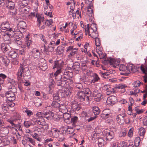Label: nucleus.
<instances>
[{
    "label": "nucleus",
    "mask_w": 147,
    "mask_h": 147,
    "mask_svg": "<svg viewBox=\"0 0 147 147\" xmlns=\"http://www.w3.org/2000/svg\"><path fill=\"white\" fill-rule=\"evenodd\" d=\"M30 71L28 66L24 63L21 64L16 74L18 77L20 79L22 77V75L28 76H30Z\"/></svg>",
    "instance_id": "obj_1"
},
{
    "label": "nucleus",
    "mask_w": 147,
    "mask_h": 147,
    "mask_svg": "<svg viewBox=\"0 0 147 147\" xmlns=\"http://www.w3.org/2000/svg\"><path fill=\"white\" fill-rule=\"evenodd\" d=\"M64 64V62L62 60H59L55 61L53 67V69H57V70L54 74V76H55V78L60 79L61 78V75L60 74L61 72L62 68Z\"/></svg>",
    "instance_id": "obj_2"
},
{
    "label": "nucleus",
    "mask_w": 147,
    "mask_h": 147,
    "mask_svg": "<svg viewBox=\"0 0 147 147\" xmlns=\"http://www.w3.org/2000/svg\"><path fill=\"white\" fill-rule=\"evenodd\" d=\"M6 97L7 98V102L8 105L10 107H12L14 105L13 101L15 100V94L11 90L7 92L5 94Z\"/></svg>",
    "instance_id": "obj_3"
},
{
    "label": "nucleus",
    "mask_w": 147,
    "mask_h": 147,
    "mask_svg": "<svg viewBox=\"0 0 147 147\" xmlns=\"http://www.w3.org/2000/svg\"><path fill=\"white\" fill-rule=\"evenodd\" d=\"M55 76H53L56 80L57 85L58 86H61L60 88L61 89L62 87H64L67 83V81L68 79L70 78L69 76L63 75V77L61 76V78L60 79L55 78Z\"/></svg>",
    "instance_id": "obj_4"
},
{
    "label": "nucleus",
    "mask_w": 147,
    "mask_h": 147,
    "mask_svg": "<svg viewBox=\"0 0 147 147\" xmlns=\"http://www.w3.org/2000/svg\"><path fill=\"white\" fill-rule=\"evenodd\" d=\"M122 114V115L120 114L117 116L116 119L118 123L120 124H122L125 121L127 124H129L130 123V119L129 118H126L125 119L124 117L126 116L125 114V110L123 109Z\"/></svg>",
    "instance_id": "obj_5"
},
{
    "label": "nucleus",
    "mask_w": 147,
    "mask_h": 147,
    "mask_svg": "<svg viewBox=\"0 0 147 147\" xmlns=\"http://www.w3.org/2000/svg\"><path fill=\"white\" fill-rule=\"evenodd\" d=\"M78 99L80 101L86 102V104H89L91 96L85 94V92L83 91L78 92L77 93Z\"/></svg>",
    "instance_id": "obj_6"
},
{
    "label": "nucleus",
    "mask_w": 147,
    "mask_h": 147,
    "mask_svg": "<svg viewBox=\"0 0 147 147\" xmlns=\"http://www.w3.org/2000/svg\"><path fill=\"white\" fill-rule=\"evenodd\" d=\"M115 130L111 129L110 130L104 131V133L107 140H110L115 137Z\"/></svg>",
    "instance_id": "obj_7"
},
{
    "label": "nucleus",
    "mask_w": 147,
    "mask_h": 147,
    "mask_svg": "<svg viewBox=\"0 0 147 147\" xmlns=\"http://www.w3.org/2000/svg\"><path fill=\"white\" fill-rule=\"evenodd\" d=\"M104 63H109L110 65H113V66L115 67H117L119 64V62L118 60L111 58L105 60L104 61Z\"/></svg>",
    "instance_id": "obj_8"
},
{
    "label": "nucleus",
    "mask_w": 147,
    "mask_h": 147,
    "mask_svg": "<svg viewBox=\"0 0 147 147\" xmlns=\"http://www.w3.org/2000/svg\"><path fill=\"white\" fill-rule=\"evenodd\" d=\"M102 89L106 91V94L107 95H109L115 92L114 88H111V85L109 84L105 85L102 87Z\"/></svg>",
    "instance_id": "obj_9"
},
{
    "label": "nucleus",
    "mask_w": 147,
    "mask_h": 147,
    "mask_svg": "<svg viewBox=\"0 0 147 147\" xmlns=\"http://www.w3.org/2000/svg\"><path fill=\"white\" fill-rule=\"evenodd\" d=\"M53 134L55 137H58V139L59 141H62L65 139L64 137L62 136V134L58 130L54 129L53 131Z\"/></svg>",
    "instance_id": "obj_10"
},
{
    "label": "nucleus",
    "mask_w": 147,
    "mask_h": 147,
    "mask_svg": "<svg viewBox=\"0 0 147 147\" xmlns=\"http://www.w3.org/2000/svg\"><path fill=\"white\" fill-rule=\"evenodd\" d=\"M119 68L120 71H122V72L120 73L121 74L127 76L129 74V70H127V66H126L123 64H122L120 65Z\"/></svg>",
    "instance_id": "obj_11"
},
{
    "label": "nucleus",
    "mask_w": 147,
    "mask_h": 147,
    "mask_svg": "<svg viewBox=\"0 0 147 147\" xmlns=\"http://www.w3.org/2000/svg\"><path fill=\"white\" fill-rule=\"evenodd\" d=\"M102 117L105 119H106L111 116V112L109 109H106L102 111Z\"/></svg>",
    "instance_id": "obj_12"
},
{
    "label": "nucleus",
    "mask_w": 147,
    "mask_h": 147,
    "mask_svg": "<svg viewBox=\"0 0 147 147\" xmlns=\"http://www.w3.org/2000/svg\"><path fill=\"white\" fill-rule=\"evenodd\" d=\"M8 43H2L1 44V49L4 53H8L11 50V47Z\"/></svg>",
    "instance_id": "obj_13"
},
{
    "label": "nucleus",
    "mask_w": 147,
    "mask_h": 147,
    "mask_svg": "<svg viewBox=\"0 0 147 147\" xmlns=\"http://www.w3.org/2000/svg\"><path fill=\"white\" fill-rule=\"evenodd\" d=\"M32 57L37 59H39L41 55L39 50L36 48H34L32 49Z\"/></svg>",
    "instance_id": "obj_14"
},
{
    "label": "nucleus",
    "mask_w": 147,
    "mask_h": 147,
    "mask_svg": "<svg viewBox=\"0 0 147 147\" xmlns=\"http://www.w3.org/2000/svg\"><path fill=\"white\" fill-rule=\"evenodd\" d=\"M23 34L22 33H20L19 36L16 35L15 37L14 40L15 42L17 44L22 45L23 42V39H22V37Z\"/></svg>",
    "instance_id": "obj_15"
},
{
    "label": "nucleus",
    "mask_w": 147,
    "mask_h": 147,
    "mask_svg": "<svg viewBox=\"0 0 147 147\" xmlns=\"http://www.w3.org/2000/svg\"><path fill=\"white\" fill-rule=\"evenodd\" d=\"M92 6L89 5L87 7L88 9L87 14L90 17L89 20L90 21L92 22L94 19L93 15V10L91 8Z\"/></svg>",
    "instance_id": "obj_16"
},
{
    "label": "nucleus",
    "mask_w": 147,
    "mask_h": 147,
    "mask_svg": "<svg viewBox=\"0 0 147 147\" xmlns=\"http://www.w3.org/2000/svg\"><path fill=\"white\" fill-rule=\"evenodd\" d=\"M93 96L94 97L95 101L99 102L101 99L102 95L100 93L98 92L97 90H94L93 92Z\"/></svg>",
    "instance_id": "obj_17"
},
{
    "label": "nucleus",
    "mask_w": 147,
    "mask_h": 147,
    "mask_svg": "<svg viewBox=\"0 0 147 147\" xmlns=\"http://www.w3.org/2000/svg\"><path fill=\"white\" fill-rule=\"evenodd\" d=\"M33 121H34L35 124L36 125L38 124L41 125L40 126H42L43 125H44L45 122L44 120V119L43 118H37L35 120V119H33L32 120Z\"/></svg>",
    "instance_id": "obj_18"
},
{
    "label": "nucleus",
    "mask_w": 147,
    "mask_h": 147,
    "mask_svg": "<svg viewBox=\"0 0 147 147\" xmlns=\"http://www.w3.org/2000/svg\"><path fill=\"white\" fill-rule=\"evenodd\" d=\"M42 60H44L43 63L40 62L39 63V67L42 70H45L47 68V64L45 59L43 58H41Z\"/></svg>",
    "instance_id": "obj_19"
},
{
    "label": "nucleus",
    "mask_w": 147,
    "mask_h": 147,
    "mask_svg": "<svg viewBox=\"0 0 147 147\" xmlns=\"http://www.w3.org/2000/svg\"><path fill=\"white\" fill-rule=\"evenodd\" d=\"M127 87V86L124 84H119L116 85L115 87V88H117L120 89V92L122 93H124L125 91V88Z\"/></svg>",
    "instance_id": "obj_20"
},
{
    "label": "nucleus",
    "mask_w": 147,
    "mask_h": 147,
    "mask_svg": "<svg viewBox=\"0 0 147 147\" xmlns=\"http://www.w3.org/2000/svg\"><path fill=\"white\" fill-rule=\"evenodd\" d=\"M36 17L37 18V25L38 27H40L41 25V22L44 21V17L41 16L38 13H36Z\"/></svg>",
    "instance_id": "obj_21"
},
{
    "label": "nucleus",
    "mask_w": 147,
    "mask_h": 147,
    "mask_svg": "<svg viewBox=\"0 0 147 147\" xmlns=\"http://www.w3.org/2000/svg\"><path fill=\"white\" fill-rule=\"evenodd\" d=\"M70 114L66 113L63 114V117L64 121L67 123H70V119L71 117Z\"/></svg>",
    "instance_id": "obj_22"
},
{
    "label": "nucleus",
    "mask_w": 147,
    "mask_h": 147,
    "mask_svg": "<svg viewBox=\"0 0 147 147\" xmlns=\"http://www.w3.org/2000/svg\"><path fill=\"white\" fill-rule=\"evenodd\" d=\"M116 100V98L114 96H111L108 98L106 102L108 105L114 104Z\"/></svg>",
    "instance_id": "obj_23"
},
{
    "label": "nucleus",
    "mask_w": 147,
    "mask_h": 147,
    "mask_svg": "<svg viewBox=\"0 0 147 147\" xmlns=\"http://www.w3.org/2000/svg\"><path fill=\"white\" fill-rule=\"evenodd\" d=\"M127 70H129V74L131 71L132 73H134L136 71V68L134 65L132 64L129 63L127 65Z\"/></svg>",
    "instance_id": "obj_24"
},
{
    "label": "nucleus",
    "mask_w": 147,
    "mask_h": 147,
    "mask_svg": "<svg viewBox=\"0 0 147 147\" xmlns=\"http://www.w3.org/2000/svg\"><path fill=\"white\" fill-rule=\"evenodd\" d=\"M10 24L8 22H3L1 25L0 28L1 29L3 30H9Z\"/></svg>",
    "instance_id": "obj_25"
},
{
    "label": "nucleus",
    "mask_w": 147,
    "mask_h": 147,
    "mask_svg": "<svg viewBox=\"0 0 147 147\" xmlns=\"http://www.w3.org/2000/svg\"><path fill=\"white\" fill-rule=\"evenodd\" d=\"M3 38L5 41V43L11 44L10 38L9 35L7 33H5V34L3 35Z\"/></svg>",
    "instance_id": "obj_26"
},
{
    "label": "nucleus",
    "mask_w": 147,
    "mask_h": 147,
    "mask_svg": "<svg viewBox=\"0 0 147 147\" xmlns=\"http://www.w3.org/2000/svg\"><path fill=\"white\" fill-rule=\"evenodd\" d=\"M2 61L5 66L7 65L10 63L9 60L5 56H3L1 57Z\"/></svg>",
    "instance_id": "obj_27"
},
{
    "label": "nucleus",
    "mask_w": 147,
    "mask_h": 147,
    "mask_svg": "<svg viewBox=\"0 0 147 147\" xmlns=\"http://www.w3.org/2000/svg\"><path fill=\"white\" fill-rule=\"evenodd\" d=\"M5 5L7 8L9 9L12 8H13L15 6L14 3L11 1L10 2H7V3H6L5 4Z\"/></svg>",
    "instance_id": "obj_28"
},
{
    "label": "nucleus",
    "mask_w": 147,
    "mask_h": 147,
    "mask_svg": "<svg viewBox=\"0 0 147 147\" xmlns=\"http://www.w3.org/2000/svg\"><path fill=\"white\" fill-rule=\"evenodd\" d=\"M7 78V76L3 74H0V90L1 89V85L4 82V79Z\"/></svg>",
    "instance_id": "obj_29"
},
{
    "label": "nucleus",
    "mask_w": 147,
    "mask_h": 147,
    "mask_svg": "<svg viewBox=\"0 0 147 147\" xmlns=\"http://www.w3.org/2000/svg\"><path fill=\"white\" fill-rule=\"evenodd\" d=\"M92 76L93 79L91 80L92 82L95 83V82H97L100 79L98 75L96 73H93Z\"/></svg>",
    "instance_id": "obj_30"
},
{
    "label": "nucleus",
    "mask_w": 147,
    "mask_h": 147,
    "mask_svg": "<svg viewBox=\"0 0 147 147\" xmlns=\"http://www.w3.org/2000/svg\"><path fill=\"white\" fill-rule=\"evenodd\" d=\"M19 7H23L27 5V2L25 0H20L18 2Z\"/></svg>",
    "instance_id": "obj_31"
},
{
    "label": "nucleus",
    "mask_w": 147,
    "mask_h": 147,
    "mask_svg": "<svg viewBox=\"0 0 147 147\" xmlns=\"http://www.w3.org/2000/svg\"><path fill=\"white\" fill-rule=\"evenodd\" d=\"M26 26V22L24 21H21L19 22L18 26L19 28L24 29L25 28Z\"/></svg>",
    "instance_id": "obj_32"
},
{
    "label": "nucleus",
    "mask_w": 147,
    "mask_h": 147,
    "mask_svg": "<svg viewBox=\"0 0 147 147\" xmlns=\"http://www.w3.org/2000/svg\"><path fill=\"white\" fill-rule=\"evenodd\" d=\"M9 56L10 57L13 58H15L17 57V54L14 51H10L8 53Z\"/></svg>",
    "instance_id": "obj_33"
},
{
    "label": "nucleus",
    "mask_w": 147,
    "mask_h": 147,
    "mask_svg": "<svg viewBox=\"0 0 147 147\" xmlns=\"http://www.w3.org/2000/svg\"><path fill=\"white\" fill-rule=\"evenodd\" d=\"M145 132L146 131L144 128L143 127H141L139 129V134L140 136L143 138Z\"/></svg>",
    "instance_id": "obj_34"
},
{
    "label": "nucleus",
    "mask_w": 147,
    "mask_h": 147,
    "mask_svg": "<svg viewBox=\"0 0 147 147\" xmlns=\"http://www.w3.org/2000/svg\"><path fill=\"white\" fill-rule=\"evenodd\" d=\"M59 109L63 114L67 113L68 111L67 108L64 105H61Z\"/></svg>",
    "instance_id": "obj_35"
},
{
    "label": "nucleus",
    "mask_w": 147,
    "mask_h": 147,
    "mask_svg": "<svg viewBox=\"0 0 147 147\" xmlns=\"http://www.w3.org/2000/svg\"><path fill=\"white\" fill-rule=\"evenodd\" d=\"M92 111L94 114L95 115H98L100 112V110L98 107L96 106L93 107Z\"/></svg>",
    "instance_id": "obj_36"
},
{
    "label": "nucleus",
    "mask_w": 147,
    "mask_h": 147,
    "mask_svg": "<svg viewBox=\"0 0 147 147\" xmlns=\"http://www.w3.org/2000/svg\"><path fill=\"white\" fill-rule=\"evenodd\" d=\"M51 113L49 112H46L44 113L43 117L46 118L47 119L51 120L52 118V117L51 115Z\"/></svg>",
    "instance_id": "obj_37"
},
{
    "label": "nucleus",
    "mask_w": 147,
    "mask_h": 147,
    "mask_svg": "<svg viewBox=\"0 0 147 147\" xmlns=\"http://www.w3.org/2000/svg\"><path fill=\"white\" fill-rule=\"evenodd\" d=\"M74 129L71 127H68L67 129L65 130V133L67 134H72L74 133Z\"/></svg>",
    "instance_id": "obj_38"
},
{
    "label": "nucleus",
    "mask_w": 147,
    "mask_h": 147,
    "mask_svg": "<svg viewBox=\"0 0 147 147\" xmlns=\"http://www.w3.org/2000/svg\"><path fill=\"white\" fill-rule=\"evenodd\" d=\"M31 44V40H26L24 45H22L21 47L23 48H25L26 47H27L28 48H29V46Z\"/></svg>",
    "instance_id": "obj_39"
},
{
    "label": "nucleus",
    "mask_w": 147,
    "mask_h": 147,
    "mask_svg": "<svg viewBox=\"0 0 147 147\" xmlns=\"http://www.w3.org/2000/svg\"><path fill=\"white\" fill-rule=\"evenodd\" d=\"M104 140L102 138L100 137L98 139V146L100 147H102V146L104 144Z\"/></svg>",
    "instance_id": "obj_40"
},
{
    "label": "nucleus",
    "mask_w": 147,
    "mask_h": 147,
    "mask_svg": "<svg viewBox=\"0 0 147 147\" xmlns=\"http://www.w3.org/2000/svg\"><path fill=\"white\" fill-rule=\"evenodd\" d=\"M140 69L143 73L146 74L147 72V63L145 64V65H142L140 66Z\"/></svg>",
    "instance_id": "obj_41"
},
{
    "label": "nucleus",
    "mask_w": 147,
    "mask_h": 147,
    "mask_svg": "<svg viewBox=\"0 0 147 147\" xmlns=\"http://www.w3.org/2000/svg\"><path fill=\"white\" fill-rule=\"evenodd\" d=\"M19 11L22 13H27L28 12V9L26 7H19Z\"/></svg>",
    "instance_id": "obj_42"
},
{
    "label": "nucleus",
    "mask_w": 147,
    "mask_h": 147,
    "mask_svg": "<svg viewBox=\"0 0 147 147\" xmlns=\"http://www.w3.org/2000/svg\"><path fill=\"white\" fill-rule=\"evenodd\" d=\"M91 33L90 34V35L91 37L94 39L96 38L98 36V34L97 31H92L91 32Z\"/></svg>",
    "instance_id": "obj_43"
},
{
    "label": "nucleus",
    "mask_w": 147,
    "mask_h": 147,
    "mask_svg": "<svg viewBox=\"0 0 147 147\" xmlns=\"http://www.w3.org/2000/svg\"><path fill=\"white\" fill-rule=\"evenodd\" d=\"M90 30V32L97 31L96 25L94 23H92L91 25Z\"/></svg>",
    "instance_id": "obj_44"
},
{
    "label": "nucleus",
    "mask_w": 147,
    "mask_h": 147,
    "mask_svg": "<svg viewBox=\"0 0 147 147\" xmlns=\"http://www.w3.org/2000/svg\"><path fill=\"white\" fill-rule=\"evenodd\" d=\"M142 84L139 81L137 80L133 82L132 85L134 87L138 88L140 86V84Z\"/></svg>",
    "instance_id": "obj_45"
},
{
    "label": "nucleus",
    "mask_w": 147,
    "mask_h": 147,
    "mask_svg": "<svg viewBox=\"0 0 147 147\" xmlns=\"http://www.w3.org/2000/svg\"><path fill=\"white\" fill-rule=\"evenodd\" d=\"M78 120V118L76 116H72L71 117L70 119V123H76Z\"/></svg>",
    "instance_id": "obj_46"
},
{
    "label": "nucleus",
    "mask_w": 147,
    "mask_h": 147,
    "mask_svg": "<svg viewBox=\"0 0 147 147\" xmlns=\"http://www.w3.org/2000/svg\"><path fill=\"white\" fill-rule=\"evenodd\" d=\"M51 105L52 107L55 108H58L59 109L60 105L56 101H54L53 102Z\"/></svg>",
    "instance_id": "obj_47"
},
{
    "label": "nucleus",
    "mask_w": 147,
    "mask_h": 147,
    "mask_svg": "<svg viewBox=\"0 0 147 147\" xmlns=\"http://www.w3.org/2000/svg\"><path fill=\"white\" fill-rule=\"evenodd\" d=\"M1 142L4 145H7L9 144L10 143V141L9 140L5 138L3 140H1Z\"/></svg>",
    "instance_id": "obj_48"
},
{
    "label": "nucleus",
    "mask_w": 147,
    "mask_h": 147,
    "mask_svg": "<svg viewBox=\"0 0 147 147\" xmlns=\"http://www.w3.org/2000/svg\"><path fill=\"white\" fill-rule=\"evenodd\" d=\"M71 107L72 109L74 111H78L80 109V108L76 104H73L72 105Z\"/></svg>",
    "instance_id": "obj_49"
},
{
    "label": "nucleus",
    "mask_w": 147,
    "mask_h": 147,
    "mask_svg": "<svg viewBox=\"0 0 147 147\" xmlns=\"http://www.w3.org/2000/svg\"><path fill=\"white\" fill-rule=\"evenodd\" d=\"M53 99L55 101H58L60 100V97L59 96V94L57 93L53 94Z\"/></svg>",
    "instance_id": "obj_50"
},
{
    "label": "nucleus",
    "mask_w": 147,
    "mask_h": 147,
    "mask_svg": "<svg viewBox=\"0 0 147 147\" xmlns=\"http://www.w3.org/2000/svg\"><path fill=\"white\" fill-rule=\"evenodd\" d=\"M24 126L26 128H28L31 125L32 122L30 121H25L24 122Z\"/></svg>",
    "instance_id": "obj_51"
},
{
    "label": "nucleus",
    "mask_w": 147,
    "mask_h": 147,
    "mask_svg": "<svg viewBox=\"0 0 147 147\" xmlns=\"http://www.w3.org/2000/svg\"><path fill=\"white\" fill-rule=\"evenodd\" d=\"M74 85L76 88L79 89H82L83 88V86L82 84L80 83H75Z\"/></svg>",
    "instance_id": "obj_52"
},
{
    "label": "nucleus",
    "mask_w": 147,
    "mask_h": 147,
    "mask_svg": "<svg viewBox=\"0 0 147 147\" xmlns=\"http://www.w3.org/2000/svg\"><path fill=\"white\" fill-rule=\"evenodd\" d=\"M9 11L11 14L12 15H15L17 13V9L16 8H15V7H14L13 8L10 9Z\"/></svg>",
    "instance_id": "obj_53"
},
{
    "label": "nucleus",
    "mask_w": 147,
    "mask_h": 147,
    "mask_svg": "<svg viewBox=\"0 0 147 147\" xmlns=\"http://www.w3.org/2000/svg\"><path fill=\"white\" fill-rule=\"evenodd\" d=\"M127 144L124 141L121 142L119 144V147H127Z\"/></svg>",
    "instance_id": "obj_54"
},
{
    "label": "nucleus",
    "mask_w": 147,
    "mask_h": 147,
    "mask_svg": "<svg viewBox=\"0 0 147 147\" xmlns=\"http://www.w3.org/2000/svg\"><path fill=\"white\" fill-rule=\"evenodd\" d=\"M134 130V128L132 127L130 129L128 133V136L130 137H131L133 136V131Z\"/></svg>",
    "instance_id": "obj_55"
},
{
    "label": "nucleus",
    "mask_w": 147,
    "mask_h": 147,
    "mask_svg": "<svg viewBox=\"0 0 147 147\" xmlns=\"http://www.w3.org/2000/svg\"><path fill=\"white\" fill-rule=\"evenodd\" d=\"M127 132L125 130H122L121 131L119 134V136L120 137H125L126 134Z\"/></svg>",
    "instance_id": "obj_56"
},
{
    "label": "nucleus",
    "mask_w": 147,
    "mask_h": 147,
    "mask_svg": "<svg viewBox=\"0 0 147 147\" xmlns=\"http://www.w3.org/2000/svg\"><path fill=\"white\" fill-rule=\"evenodd\" d=\"M80 68L82 71H85L87 69V67L85 63H82L80 66Z\"/></svg>",
    "instance_id": "obj_57"
},
{
    "label": "nucleus",
    "mask_w": 147,
    "mask_h": 147,
    "mask_svg": "<svg viewBox=\"0 0 147 147\" xmlns=\"http://www.w3.org/2000/svg\"><path fill=\"white\" fill-rule=\"evenodd\" d=\"M95 39V45L97 47H99L100 45V39L99 38H97Z\"/></svg>",
    "instance_id": "obj_58"
},
{
    "label": "nucleus",
    "mask_w": 147,
    "mask_h": 147,
    "mask_svg": "<svg viewBox=\"0 0 147 147\" xmlns=\"http://www.w3.org/2000/svg\"><path fill=\"white\" fill-rule=\"evenodd\" d=\"M27 141L30 142L33 145H35V140L31 138L28 137L26 139Z\"/></svg>",
    "instance_id": "obj_59"
},
{
    "label": "nucleus",
    "mask_w": 147,
    "mask_h": 147,
    "mask_svg": "<svg viewBox=\"0 0 147 147\" xmlns=\"http://www.w3.org/2000/svg\"><path fill=\"white\" fill-rule=\"evenodd\" d=\"M3 112H6L9 109L8 106L6 104H3L2 106Z\"/></svg>",
    "instance_id": "obj_60"
},
{
    "label": "nucleus",
    "mask_w": 147,
    "mask_h": 147,
    "mask_svg": "<svg viewBox=\"0 0 147 147\" xmlns=\"http://www.w3.org/2000/svg\"><path fill=\"white\" fill-rule=\"evenodd\" d=\"M53 23V20L51 19L46 20L45 22V24L47 26H49Z\"/></svg>",
    "instance_id": "obj_61"
},
{
    "label": "nucleus",
    "mask_w": 147,
    "mask_h": 147,
    "mask_svg": "<svg viewBox=\"0 0 147 147\" xmlns=\"http://www.w3.org/2000/svg\"><path fill=\"white\" fill-rule=\"evenodd\" d=\"M32 137L36 140L38 141H40V139L39 137L38 136V135L36 133H34L33 135H32Z\"/></svg>",
    "instance_id": "obj_62"
},
{
    "label": "nucleus",
    "mask_w": 147,
    "mask_h": 147,
    "mask_svg": "<svg viewBox=\"0 0 147 147\" xmlns=\"http://www.w3.org/2000/svg\"><path fill=\"white\" fill-rule=\"evenodd\" d=\"M135 110L136 111L137 113L138 114L142 113L144 111L142 109H139L137 107L135 108Z\"/></svg>",
    "instance_id": "obj_63"
},
{
    "label": "nucleus",
    "mask_w": 147,
    "mask_h": 147,
    "mask_svg": "<svg viewBox=\"0 0 147 147\" xmlns=\"http://www.w3.org/2000/svg\"><path fill=\"white\" fill-rule=\"evenodd\" d=\"M143 123L144 125L147 126V115L143 118Z\"/></svg>",
    "instance_id": "obj_64"
}]
</instances>
